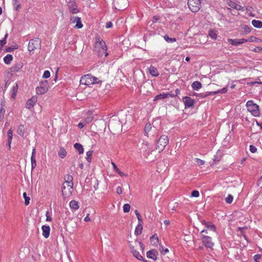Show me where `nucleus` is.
I'll use <instances>...</instances> for the list:
<instances>
[{
  "label": "nucleus",
  "instance_id": "1",
  "mask_svg": "<svg viewBox=\"0 0 262 262\" xmlns=\"http://www.w3.org/2000/svg\"><path fill=\"white\" fill-rule=\"evenodd\" d=\"M106 51L107 47L105 42L100 37H96L94 45V52L100 56L104 55L106 57L108 54Z\"/></svg>",
  "mask_w": 262,
  "mask_h": 262
},
{
  "label": "nucleus",
  "instance_id": "2",
  "mask_svg": "<svg viewBox=\"0 0 262 262\" xmlns=\"http://www.w3.org/2000/svg\"><path fill=\"white\" fill-rule=\"evenodd\" d=\"M129 247L130 252L134 257L138 260H144L143 257L138 251V248L139 247L142 251L144 249L143 245L141 242L138 241L130 242L129 243Z\"/></svg>",
  "mask_w": 262,
  "mask_h": 262
},
{
  "label": "nucleus",
  "instance_id": "3",
  "mask_svg": "<svg viewBox=\"0 0 262 262\" xmlns=\"http://www.w3.org/2000/svg\"><path fill=\"white\" fill-rule=\"evenodd\" d=\"M98 82L99 80L97 78L90 74H87L82 76L80 80V84L85 85H90L98 83Z\"/></svg>",
  "mask_w": 262,
  "mask_h": 262
},
{
  "label": "nucleus",
  "instance_id": "4",
  "mask_svg": "<svg viewBox=\"0 0 262 262\" xmlns=\"http://www.w3.org/2000/svg\"><path fill=\"white\" fill-rule=\"evenodd\" d=\"M246 106L248 111L254 117L260 116L259 106L254 103L252 100H249L246 103Z\"/></svg>",
  "mask_w": 262,
  "mask_h": 262
},
{
  "label": "nucleus",
  "instance_id": "5",
  "mask_svg": "<svg viewBox=\"0 0 262 262\" xmlns=\"http://www.w3.org/2000/svg\"><path fill=\"white\" fill-rule=\"evenodd\" d=\"M49 89V83L48 80H40L39 85L35 89L36 93L38 95L44 94L48 91Z\"/></svg>",
  "mask_w": 262,
  "mask_h": 262
},
{
  "label": "nucleus",
  "instance_id": "6",
  "mask_svg": "<svg viewBox=\"0 0 262 262\" xmlns=\"http://www.w3.org/2000/svg\"><path fill=\"white\" fill-rule=\"evenodd\" d=\"M168 142L169 140L167 136H161L156 143V149L158 150L159 152L162 151L167 146Z\"/></svg>",
  "mask_w": 262,
  "mask_h": 262
},
{
  "label": "nucleus",
  "instance_id": "7",
  "mask_svg": "<svg viewBox=\"0 0 262 262\" xmlns=\"http://www.w3.org/2000/svg\"><path fill=\"white\" fill-rule=\"evenodd\" d=\"M73 191V184L63 183L62 187V193L64 200L69 198Z\"/></svg>",
  "mask_w": 262,
  "mask_h": 262
},
{
  "label": "nucleus",
  "instance_id": "8",
  "mask_svg": "<svg viewBox=\"0 0 262 262\" xmlns=\"http://www.w3.org/2000/svg\"><path fill=\"white\" fill-rule=\"evenodd\" d=\"M188 6L193 12H198L201 7V0H188Z\"/></svg>",
  "mask_w": 262,
  "mask_h": 262
},
{
  "label": "nucleus",
  "instance_id": "9",
  "mask_svg": "<svg viewBox=\"0 0 262 262\" xmlns=\"http://www.w3.org/2000/svg\"><path fill=\"white\" fill-rule=\"evenodd\" d=\"M41 41L39 38L31 39L28 44V50L30 54L34 53V51L40 47Z\"/></svg>",
  "mask_w": 262,
  "mask_h": 262
},
{
  "label": "nucleus",
  "instance_id": "10",
  "mask_svg": "<svg viewBox=\"0 0 262 262\" xmlns=\"http://www.w3.org/2000/svg\"><path fill=\"white\" fill-rule=\"evenodd\" d=\"M157 134V130L155 127L152 126L150 123H146L144 127V135L149 137Z\"/></svg>",
  "mask_w": 262,
  "mask_h": 262
},
{
  "label": "nucleus",
  "instance_id": "11",
  "mask_svg": "<svg viewBox=\"0 0 262 262\" xmlns=\"http://www.w3.org/2000/svg\"><path fill=\"white\" fill-rule=\"evenodd\" d=\"M113 4L115 9L122 10L127 7L128 1L127 0H114Z\"/></svg>",
  "mask_w": 262,
  "mask_h": 262
},
{
  "label": "nucleus",
  "instance_id": "12",
  "mask_svg": "<svg viewBox=\"0 0 262 262\" xmlns=\"http://www.w3.org/2000/svg\"><path fill=\"white\" fill-rule=\"evenodd\" d=\"M71 24H75L74 26L75 28L81 29L83 27L81 23V18L77 16H73L70 19Z\"/></svg>",
  "mask_w": 262,
  "mask_h": 262
},
{
  "label": "nucleus",
  "instance_id": "13",
  "mask_svg": "<svg viewBox=\"0 0 262 262\" xmlns=\"http://www.w3.org/2000/svg\"><path fill=\"white\" fill-rule=\"evenodd\" d=\"M149 144L146 141L142 140V142L137 145V148L140 152L145 151L149 147Z\"/></svg>",
  "mask_w": 262,
  "mask_h": 262
},
{
  "label": "nucleus",
  "instance_id": "14",
  "mask_svg": "<svg viewBox=\"0 0 262 262\" xmlns=\"http://www.w3.org/2000/svg\"><path fill=\"white\" fill-rule=\"evenodd\" d=\"M183 102L184 103L185 108H189L193 107L194 104V101L193 99L189 97H184L183 98Z\"/></svg>",
  "mask_w": 262,
  "mask_h": 262
},
{
  "label": "nucleus",
  "instance_id": "15",
  "mask_svg": "<svg viewBox=\"0 0 262 262\" xmlns=\"http://www.w3.org/2000/svg\"><path fill=\"white\" fill-rule=\"evenodd\" d=\"M202 241L204 245L207 248H211L214 245V244L212 242L211 238L210 236H203Z\"/></svg>",
  "mask_w": 262,
  "mask_h": 262
},
{
  "label": "nucleus",
  "instance_id": "16",
  "mask_svg": "<svg viewBox=\"0 0 262 262\" xmlns=\"http://www.w3.org/2000/svg\"><path fill=\"white\" fill-rule=\"evenodd\" d=\"M68 7L71 12L73 14L79 12V10L74 1H71L68 2Z\"/></svg>",
  "mask_w": 262,
  "mask_h": 262
},
{
  "label": "nucleus",
  "instance_id": "17",
  "mask_svg": "<svg viewBox=\"0 0 262 262\" xmlns=\"http://www.w3.org/2000/svg\"><path fill=\"white\" fill-rule=\"evenodd\" d=\"M158 251L156 250L152 249L147 252V258L156 260L157 259Z\"/></svg>",
  "mask_w": 262,
  "mask_h": 262
},
{
  "label": "nucleus",
  "instance_id": "18",
  "mask_svg": "<svg viewBox=\"0 0 262 262\" xmlns=\"http://www.w3.org/2000/svg\"><path fill=\"white\" fill-rule=\"evenodd\" d=\"M37 101V97L33 96L30 99H28L26 104V107L28 109L32 108Z\"/></svg>",
  "mask_w": 262,
  "mask_h": 262
},
{
  "label": "nucleus",
  "instance_id": "19",
  "mask_svg": "<svg viewBox=\"0 0 262 262\" xmlns=\"http://www.w3.org/2000/svg\"><path fill=\"white\" fill-rule=\"evenodd\" d=\"M174 96L172 94L168 93H163L157 95L154 99V101H157L160 99H164L169 97H173Z\"/></svg>",
  "mask_w": 262,
  "mask_h": 262
},
{
  "label": "nucleus",
  "instance_id": "20",
  "mask_svg": "<svg viewBox=\"0 0 262 262\" xmlns=\"http://www.w3.org/2000/svg\"><path fill=\"white\" fill-rule=\"evenodd\" d=\"M23 67V63L21 62L15 64L11 68V71L13 73L19 72Z\"/></svg>",
  "mask_w": 262,
  "mask_h": 262
},
{
  "label": "nucleus",
  "instance_id": "21",
  "mask_svg": "<svg viewBox=\"0 0 262 262\" xmlns=\"http://www.w3.org/2000/svg\"><path fill=\"white\" fill-rule=\"evenodd\" d=\"M228 5L230 7L236 10L242 11L244 10V8L241 5L236 3L234 2L230 1L228 3Z\"/></svg>",
  "mask_w": 262,
  "mask_h": 262
},
{
  "label": "nucleus",
  "instance_id": "22",
  "mask_svg": "<svg viewBox=\"0 0 262 262\" xmlns=\"http://www.w3.org/2000/svg\"><path fill=\"white\" fill-rule=\"evenodd\" d=\"M42 231V235L45 238L49 237L50 233V227L49 226L43 225L41 227Z\"/></svg>",
  "mask_w": 262,
  "mask_h": 262
},
{
  "label": "nucleus",
  "instance_id": "23",
  "mask_svg": "<svg viewBox=\"0 0 262 262\" xmlns=\"http://www.w3.org/2000/svg\"><path fill=\"white\" fill-rule=\"evenodd\" d=\"M18 91V85L17 83H15L12 87L10 91L11 98L15 99Z\"/></svg>",
  "mask_w": 262,
  "mask_h": 262
},
{
  "label": "nucleus",
  "instance_id": "24",
  "mask_svg": "<svg viewBox=\"0 0 262 262\" xmlns=\"http://www.w3.org/2000/svg\"><path fill=\"white\" fill-rule=\"evenodd\" d=\"M111 164L113 166V169L114 170V171H115L116 172H117L119 176L121 177H127L128 175L127 174H126V173H124V172H121L119 169L117 167V165H116V164L114 162H111Z\"/></svg>",
  "mask_w": 262,
  "mask_h": 262
},
{
  "label": "nucleus",
  "instance_id": "25",
  "mask_svg": "<svg viewBox=\"0 0 262 262\" xmlns=\"http://www.w3.org/2000/svg\"><path fill=\"white\" fill-rule=\"evenodd\" d=\"M69 205L71 209L74 211L78 210L79 208V203L75 200L71 201L70 202Z\"/></svg>",
  "mask_w": 262,
  "mask_h": 262
},
{
  "label": "nucleus",
  "instance_id": "26",
  "mask_svg": "<svg viewBox=\"0 0 262 262\" xmlns=\"http://www.w3.org/2000/svg\"><path fill=\"white\" fill-rule=\"evenodd\" d=\"M149 72L150 74L152 76H154V77H157L159 75V72H158L157 69L152 66H150L149 67Z\"/></svg>",
  "mask_w": 262,
  "mask_h": 262
},
{
  "label": "nucleus",
  "instance_id": "27",
  "mask_svg": "<svg viewBox=\"0 0 262 262\" xmlns=\"http://www.w3.org/2000/svg\"><path fill=\"white\" fill-rule=\"evenodd\" d=\"M73 178L72 176L70 174H67L64 176V181L63 183L73 184Z\"/></svg>",
  "mask_w": 262,
  "mask_h": 262
},
{
  "label": "nucleus",
  "instance_id": "28",
  "mask_svg": "<svg viewBox=\"0 0 262 262\" xmlns=\"http://www.w3.org/2000/svg\"><path fill=\"white\" fill-rule=\"evenodd\" d=\"M7 136H8V145L9 147V148L10 149L11 147V143L13 137V132L11 129H10L7 133Z\"/></svg>",
  "mask_w": 262,
  "mask_h": 262
},
{
  "label": "nucleus",
  "instance_id": "29",
  "mask_svg": "<svg viewBox=\"0 0 262 262\" xmlns=\"http://www.w3.org/2000/svg\"><path fill=\"white\" fill-rule=\"evenodd\" d=\"M191 86L193 90L198 91L202 88V85L200 81H195L192 83Z\"/></svg>",
  "mask_w": 262,
  "mask_h": 262
},
{
  "label": "nucleus",
  "instance_id": "30",
  "mask_svg": "<svg viewBox=\"0 0 262 262\" xmlns=\"http://www.w3.org/2000/svg\"><path fill=\"white\" fill-rule=\"evenodd\" d=\"M142 223H139V224L137 225V226L136 227L135 230V234L137 235H139L141 234L142 231L143 229L142 227Z\"/></svg>",
  "mask_w": 262,
  "mask_h": 262
},
{
  "label": "nucleus",
  "instance_id": "31",
  "mask_svg": "<svg viewBox=\"0 0 262 262\" xmlns=\"http://www.w3.org/2000/svg\"><path fill=\"white\" fill-rule=\"evenodd\" d=\"M252 25L257 28H262V21L259 20L253 19L252 20Z\"/></svg>",
  "mask_w": 262,
  "mask_h": 262
},
{
  "label": "nucleus",
  "instance_id": "32",
  "mask_svg": "<svg viewBox=\"0 0 262 262\" xmlns=\"http://www.w3.org/2000/svg\"><path fill=\"white\" fill-rule=\"evenodd\" d=\"M67 154V151L63 147H60L58 152V155L59 157L62 159L66 157Z\"/></svg>",
  "mask_w": 262,
  "mask_h": 262
},
{
  "label": "nucleus",
  "instance_id": "33",
  "mask_svg": "<svg viewBox=\"0 0 262 262\" xmlns=\"http://www.w3.org/2000/svg\"><path fill=\"white\" fill-rule=\"evenodd\" d=\"M151 244L154 246H156L159 243V238L157 234L153 235L150 238Z\"/></svg>",
  "mask_w": 262,
  "mask_h": 262
},
{
  "label": "nucleus",
  "instance_id": "34",
  "mask_svg": "<svg viewBox=\"0 0 262 262\" xmlns=\"http://www.w3.org/2000/svg\"><path fill=\"white\" fill-rule=\"evenodd\" d=\"M74 146L78 151L79 154H82L83 153L84 149L81 144L76 143L74 145Z\"/></svg>",
  "mask_w": 262,
  "mask_h": 262
},
{
  "label": "nucleus",
  "instance_id": "35",
  "mask_svg": "<svg viewBox=\"0 0 262 262\" xmlns=\"http://www.w3.org/2000/svg\"><path fill=\"white\" fill-rule=\"evenodd\" d=\"M25 130V127L23 125H20L18 126L17 133L20 136H24Z\"/></svg>",
  "mask_w": 262,
  "mask_h": 262
},
{
  "label": "nucleus",
  "instance_id": "36",
  "mask_svg": "<svg viewBox=\"0 0 262 262\" xmlns=\"http://www.w3.org/2000/svg\"><path fill=\"white\" fill-rule=\"evenodd\" d=\"M13 59V57L10 54H7L4 58V61L7 64H9Z\"/></svg>",
  "mask_w": 262,
  "mask_h": 262
},
{
  "label": "nucleus",
  "instance_id": "37",
  "mask_svg": "<svg viewBox=\"0 0 262 262\" xmlns=\"http://www.w3.org/2000/svg\"><path fill=\"white\" fill-rule=\"evenodd\" d=\"M228 41L229 43H230V44H231L232 45L234 46H237L240 45L238 39H231V38H228Z\"/></svg>",
  "mask_w": 262,
  "mask_h": 262
},
{
  "label": "nucleus",
  "instance_id": "38",
  "mask_svg": "<svg viewBox=\"0 0 262 262\" xmlns=\"http://www.w3.org/2000/svg\"><path fill=\"white\" fill-rule=\"evenodd\" d=\"M93 150H89L86 152L85 159L89 163H90L91 162L92 156L93 155Z\"/></svg>",
  "mask_w": 262,
  "mask_h": 262
},
{
  "label": "nucleus",
  "instance_id": "39",
  "mask_svg": "<svg viewBox=\"0 0 262 262\" xmlns=\"http://www.w3.org/2000/svg\"><path fill=\"white\" fill-rule=\"evenodd\" d=\"M209 36L213 39L215 40L217 38V34L214 30H210L208 34Z\"/></svg>",
  "mask_w": 262,
  "mask_h": 262
},
{
  "label": "nucleus",
  "instance_id": "40",
  "mask_svg": "<svg viewBox=\"0 0 262 262\" xmlns=\"http://www.w3.org/2000/svg\"><path fill=\"white\" fill-rule=\"evenodd\" d=\"M93 117L92 115H89L84 118L83 122L85 123V124H86L91 122L93 120Z\"/></svg>",
  "mask_w": 262,
  "mask_h": 262
},
{
  "label": "nucleus",
  "instance_id": "41",
  "mask_svg": "<svg viewBox=\"0 0 262 262\" xmlns=\"http://www.w3.org/2000/svg\"><path fill=\"white\" fill-rule=\"evenodd\" d=\"M23 197L25 199V204L26 206L28 205L30 203V198L27 195L26 192L23 193Z\"/></svg>",
  "mask_w": 262,
  "mask_h": 262
},
{
  "label": "nucleus",
  "instance_id": "42",
  "mask_svg": "<svg viewBox=\"0 0 262 262\" xmlns=\"http://www.w3.org/2000/svg\"><path fill=\"white\" fill-rule=\"evenodd\" d=\"M233 200V196L231 194H228L225 198V201L227 204H231Z\"/></svg>",
  "mask_w": 262,
  "mask_h": 262
},
{
  "label": "nucleus",
  "instance_id": "43",
  "mask_svg": "<svg viewBox=\"0 0 262 262\" xmlns=\"http://www.w3.org/2000/svg\"><path fill=\"white\" fill-rule=\"evenodd\" d=\"M31 168H32V170H33L36 167V166L37 165L35 157H31Z\"/></svg>",
  "mask_w": 262,
  "mask_h": 262
},
{
  "label": "nucleus",
  "instance_id": "44",
  "mask_svg": "<svg viewBox=\"0 0 262 262\" xmlns=\"http://www.w3.org/2000/svg\"><path fill=\"white\" fill-rule=\"evenodd\" d=\"M130 209V206L129 204H125L123 207V211L125 213L128 212Z\"/></svg>",
  "mask_w": 262,
  "mask_h": 262
},
{
  "label": "nucleus",
  "instance_id": "45",
  "mask_svg": "<svg viewBox=\"0 0 262 262\" xmlns=\"http://www.w3.org/2000/svg\"><path fill=\"white\" fill-rule=\"evenodd\" d=\"M159 250L162 254H165L169 252L167 248L164 249L162 245H160Z\"/></svg>",
  "mask_w": 262,
  "mask_h": 262
},
{
  "label": "nucleus",
  "instance_id": "46",
  "mask_svg": "<svg viewBox=\"0 0 262 262\" xmlns=\"http://www.w3.org/2000/svg\"><path fill=\"white\" fill-rule=\"evenodd\" d=\"M194 161L197 163V164L200 166L203 165L205 163V161L199 158H195Z\"/></svg>",
  "mask_w": 262,
  "mask_h": 262
},
{
  "label": "nucleus",
  "instance_id": "47",
  "mask_svg": "<svg viewBox=\"0 0 262 262\" xmlns=\"http://www.w3.org/2000/svg\"><path fill=\"white\" fill-rule=\"evenodd\" d=\"M135 213L136 215V216L137 217V219L139 221V223H142V217L139 213V212L138 211V210H136L135 211Z\"/></svg>",
  "mask_w": 262,
  "mask_h": 262
},
{
  "label": "nucleus",
  "instance_id": "48",
  "mask_svg": "<svg viewBox=\"0 0 262 262\" xmlns=\"http://www.w3.org/2000/svg\"><path fill=\"white\" fill-rule=\"evenodd\" d=\"M164 39L167 42H173L176 41V38H169L168 36L165 35L164 36Z\"/></svg>",
  "mask_w": 262,
  "mask_h": 262
},
{
  "label": "nucleus",
  "instance_id": "49",
  "mask_svg": "<svg viewBox=\"0 0 262 262\" xmlns=\"http://www.w3.org/2000/svg\"><path fill=\"white\" fill-rule=\"evenodd\" d=\"M46 221L51 222L52 220L51 213L48 211L46 213Z\"/></svg>",
  "mask_w": 262,
  "mask_h": 262
},
{
  "label": "nucleus",
  "instance_id": "50",
  "mask_svg": "<svg viewBox=\"0 0 262 262\" xmlns=\"http://www.w3.org/2000/svg\"><path fill=\"white\" fill-rule=\"evenodd\" d=\"M50 77V72L48 70L45 71L43 74L42 78H48Z\"/></svg>",
  "mask_w": 262,
  "mask_h": 262
},
{
  "label": "nucleus",
  "instance_id": "51",
  "mask_svg": "<svg viewBox=\"0 0 262 262\" xmlns=\"http://www.w3.org/2000/svg\"><path fill=\"white\" fill-rule=\"evenodd\" d=\"M7 36H8V34H6L5 35L4 38L3 39L0 40V45L1 47H2L3 46H4V45H5L6 43V38H7Z\"/></svg>",
  "mask_w": 262,
  "mask_h": 262
},
{
  "label": "nucleus",
  "instance_id": "52",
  "mask_svg": "<svg viewBox=\"0 0 262 262\" xmlns=\"http://www.w3.org/2000/svg\"><path fill=\"white\" fill-rule=\"evenodd\" d=\"M5 113V110L3 108H2L0 110V121H1L4 118Z\"/></svg>",
  "mask_w": 262,
  "mask_h": 262
},
{
  "label": "nucleus",
  "instance_id": "53",
  "mask_svg": "<svg viewBox=\"0 0 262 262\" xmlns=\"http://www.w3.org/2000/svg\"><path fill=\"white\" fill-rule=\"evenodd\" d=\"M199 192L197 190H193L192 192H191V196L192 197H195V198H197V197H199Z\"/></svg>",
  "mask_w": 262,
  "mask_h": 262
},
{
  "label": "nucleus",
  "instance_id": "54",
  "mask_svg": "<svg viewBox=\"0 0 262 262\" xmlns=\"http://www.w3.org/2000/svg\"><path fill=\"white\" fill-rule=\"evenodd\" d=\"M227 88L225 87L222 89L217 91V94L218 93H226L227 92Z\"/></svg>",
  "mask_w": 262,
  "mask_h": 262
},
{
  "label": "nucleus",
  "instance_id": "55",
  "mask_svg": "<svg viewBox=\"0 0 262 262\" xmlns=\"http://www.w3.org/2000/svg\"><path fill=\"white\" fill-rule=\"evenodd\" d=\"M206 226L208 228H209L212 230L215 231V227L213 224H206Z\"/></svg>",
  "mask_w": 262,
  "mask_h": 262
},
{
  "label": "nucleus",
  "instance_id": "56",
  "mask_svg": "<svg viewBox=\"0 0 262 262\" xmlns=\"http://www.w3.org/2000/svg\"><path fill=\"white\" fill-rule=\"evenodd\" d=\"M261 258V255L260 254H256L254 256V260L255 262H259V260Z\"/></svg>",
  "mask_w": 262,
  "mask_h": 262
},
{
  "label": "nucleus",
  "instance_id": "57",
  "mask_svg": "<svg viewBox=\"0 0 262 262\" xmlns=\"http://www.w3.org/2000/svg\"><path fill=\"white\" fill-rule=\"evenodd\" d=\"M250 150L251 152L255 153L257 150V148L254 145H250Z\"/></svg>",
  "mask_w": 262,
  "mask_h": 262
},
{
  "label": "nucleus",
  "instance_id": "58",
  "mask_svg": "<svg viewBox=\"0 0 262 262\" xmlns=\"http://www.w3.org/2000/svg\"><path fill=\"white\" fill-rule=\"evenodd\" d=\"M217 94V91H212V92H207L205 97H206V96H210V95H215V94Z\"/></svg>",
  "mask_w": 262,
  "mask_h": 262
},
{
  "label": "nucleus",
  "instance_id": "59",
  "mask_svg": "<svg viewBox=\"0 0 262 262\" xmlns=\"http://www.w3.org/2000/svg\"><path fill=\"white\" fill-rule=\"evenodd\" d=\"M89 216H90V213H87L86 216L84 218V221L85 222H88L91 221V219L89 217Z\"/></svg>",
  "mask_w": 262,
  "mask_h": 262
},
{
  "label": "nucleus",
  "instance_id": "60",
  "mask_svg": "<svg viewBox=\"0 0 262 262\" xmlns=\"http://www.w3.org/2000/svg\"><path fill=\"white\" fill-rule=\"evenodd\" d=\"M255 39V37L254 36H250L248 39H247V42H254Z\"/></svg>",
  "mask_w": 262,
  "mask_h": 262
},
{
  "label": "nucleus",
  "instance_id": "61",
  "mask_svg": "<svg viewBox=\"0 0 262 262\" xmlns=\"http://www.w3.org/2000/svg\"><path fill=\"white\" fill-rule=\"evenodd\" d=\"M116 192L119 194H121L122 192V188L120 186L116 188Z\"/></svg>",
  "mask_w": 262,
  "mask_h": 262
},
{
  "label": "nucleus",
  "instance_id": "62",
  "mask_svg": "<svg viewBox=\"0 0 262 262\" xmlns=\"http://www.w3.org/2000/svg\"><path fill=\"white\" fill-rule=\"evenodd\" d=\"M113 27V24L111 21H108L106 24V27L107 28H111Z\"/></svg>",
  "mask_w": 262,
  "mask_h": 262
},
{
  "label": "nucleus",
  "instance_id": "63",
  "mask_svg": "<svg viewBox=\"0 0 262 262\" xmlns=\"http://www.w3.org/2000/svg\"><path fill=\"white\" fill-rule=\"evenodd\" d=\"M159 19H160L159 16H155L153 17V22L154 23H156V22H157L159 20Z\"/></svg>",
  "mask_w": 262,
  "mask_h": 262
},
{
  "label": "nucleus",
  "instance_id": "64",
  "mask_svg": "<svg viewBox=\"0 0 262 262\" xmlns=\"http://www.w3.org/2000/svg\"><path fill=\"white\" fill-rule=\"evenodd\" d=\"M258 185L260 187H261L262 188V176L261 177V178L259 179L258 181Z\"/></svg>",
  "mask_w": 262,
  "mask_h": 262
}]
</instances>
